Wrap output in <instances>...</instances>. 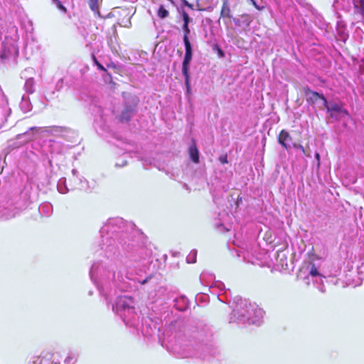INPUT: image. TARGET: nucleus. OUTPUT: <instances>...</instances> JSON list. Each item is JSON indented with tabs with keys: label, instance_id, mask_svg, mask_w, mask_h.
Returning a JSON list of instances; mask_svg holds the SVG:
<instances>
[{
	"label": "nucleus",
	"instance_id": "f3484780",
	"mask_svg": "<svg viewBox=\"0 0 364 364\" xmlns=\"http://www.w3.org/2000/svg\"><path fill=\"white\" fill-rule=\"evenodd\" d=\"M187 153L189 160L194 164H200V152L197 146L196 140L193 138L191 144H189Z\"/></svg>",
	"mask_w": 364,
	"mask_h": 364
},
{
	"label": "nucleus",
	"instance_id": "f257e3e1",
	"mask_svg": "<svg viewBox=\"0 0 364 364\" xmlns=\"http://www.w3.org/2000/svg\"><path fill=\"white\" fill-rule=\"evenodd\" d=\"M102 242L100 255L104 259L95 261L106 268L119 267L122 262L118 259L120 245L126 258L130 262H138L151 255V250L146 247L147 237L135 224L122 218H109L100 230Z\"/></svg>",
	"mask_w": 364,
	"mask_h": 364
},
{
	"label": "nucleus",
	"instance_id": "c85d7f7f",
	"mask_svg": "<svg viewBox=\"0 0 364 364\" xmlns=\"http://www.w3.org/2000/svg\"><path fill=\"white\" fill-rule=\"evenodd\" d=\"M57 189L59 193L62 194H65L68 193L70 190L67 185L66 178L62 177L60 178L57 183Z\"/></svg>",
	"mask_w": 364,
	"mask_h": 364
},
{
	"label": "nucleus",
	"instance_id": "bb28decb",
	"mask_svg": "<svg viewBox=\"0 0 364 364\" xmlns=\"http://www.w3.org/2000/svg\"><path fill=\"white\" fill-rule=\"evenodd\" d=\"M19 107L20 109L24 113H27L31 111L33 105L31 102L30 97L28 95H23L22 96L19 104Z\"/></svg>",
	"mask_w": 364,
	"mask_h": 364
},
{
	"label": "nucleus",
	"instance_id": "e2e57ef3",
	"mask_svg": "<svg viewBox=\"0 0 364 364\" xmlns=\"http://www.w3.org/2000/svg\"><path fill=\"white\" fill-rule=\"evenodd\" d=\"M309 11L312 13V14H317V12L316 10L313 9L311 6H310V9H309Z\"/></svg>",
	"mask_w": 364,
	"mask_h": 364
},
{
	"label": "nucleus",
	"instance_id": "3c124183",
	"mask_svg": "<svg viewBox=\"0 0 364 364\" xmlns=\"http://www.w3.org/2000/svg\"><path fill=\"white\" fill-rule=\"evenodd\" d=\"M346 24H339V23H337L336 24V28L337 29L338 31H339L341 29H342L343 28V26H345Z\"/></svg>",
	"mask_w": 364,
	"mask_h": 364
},
{
	"label": "nucleus",
	"instance_id": "4be33fe9",
	"mask_svg": "<svg viewBox=\"0 0 364 364\" xmlns=\"http://www.w3.org/2000/svg\"><path fill=\"white\" fill-rule=\"evenodd\" d=\"M11 114V109L6 105L0 106V129H2Z\"/></svg>",
	"mask_w": 364,
	"mask_h": 364
},
{
	"label": "nucleus",
	"instance_id": "aec40b11",
	"mask_svg": "<svg viewBox=\"0 0 364 364\" xmlns=\"http://www.w3.org/2000/svg\"><path fill=\"white\" fill-rule=\"evenodd\" d=\"M181 73L184 78L185 95L189 101L192 95L191 68H181Z\"/></svg>",
	"mask_w": 364,
	"mask_h": 364
},
{
	"label": "nucleus",
	"instance_id": "c03bdc74",
	"mask_svg": "<svg viewBox=\"0 0 364 364\" xmlns=\"http://www.w3.org/2000/svg\"><path fill=\"white\" fill-rule=\"evenodd\" d=\"M216 228L219 230H221V231H227L228 229L224 226V225L221 223H218L216 224Z\"/></svg>",
	"mask_w": 364,
	"mask_h": 364
},
{
	"label": "nucleus",
	"instance_id": "864d4df0",
	"mask_svg": "<svg viewBox=\"0 0 364 364\" xmlns=\"http://www.w3.org/2000/svg\"><path fill=\"white\" fill-rule=\"evenodd\" d=\"M149 279H150L149 277H146L144 279H143L141 282H140L141 284L144 285V284H146L148 282V281L149 280Z\"/></svg>",
	"mask_w": 364,
	"mask_h": 364
},
{
	"label": "nucleus",
	"instance_id": "4c0bfd02",
	"mask_svg": "<svg viewBox=\"0 0 364 364\" xmlns=\"http://www.w3.org/2000/svg\"><path fill=\"white\" fill-rule=\"evenodd\" d=\"M218 159L221 164H227L229 163L227 154L220 155Z\"/></svg>",
	"mask_w": 364,
	"mask_h": 364
},
{
	"label": "nucleus",
	"instance_id": "9d476101",
	"mask_svg": "<svg viewBox=\"0 0 364 364\" xmlns=\"http://www.w3.org/2000/svg\"><path fill=\"white\" fill-rule=\"evenodd\" d=\"M95 186V182L90 184L87 179L82 176H74L70 178V187L71 191L80 190L87 193H91Z\"/></svg>",
	"mask_w": 364,
	"mask_h": 364
},
{
	"label": "nucleus",
	"instance_id": "58836bf2",
	"mask_svg": "<svg viewBox=\"0 0 364 364\" xmlns=\"http://www.w3.org/2000/svg\"><path fill=\"white\" fill-rule=\"evenodd\" d=\"M53 2L60 11L66 12L65 7L62 4V3L59 0H53Z\"/></svg>",
	"mask_w": 364,
	"mask_h": 364
},
{
	"label": "nucleus",
	"instance_id": "4468645a",
	"mask_svg": "<svg viewBox=\"0 0 364 364\" xmlns=\"http://www.w3.org/2000/svg\"><path fill=\"white\" fill-rule=\"evenodd\" d=\"M107 44L114 55H119L120 46L117 41V33L116 25L113 24L111 31L107 36Z\"/></svg>",
	"mask_w": 364,
	"mask_h": 364
},
{
	"label": "nucleus",
	"instance_id": "774afa93",
	"mask_svg": "<svg viewBox=\"0 0 364 364\" xmlns=\"http://www.w3.org/2000/svg\"><path fill=\"white\" fill-rule=\"evenodd\" d=\"M88 295H89V296L92 295V291H90L88 292Z\"/></svg>",
	"mask_w": 364,
	"mask_h": 364
},
{
	"label": "nucleus",
	"instance_id": "c9c22d12",
	"mask_svg": "<svg viewBox=\"0 0 364 364\" xmlns=\"http://www.w3.org/2000/svg\"><path fill=\"white\" fill-rule=\"evenodd\" d=\"M209 296L207 294H198L196 295V299L200 303H207L208 300Z\"/></svg>",
	"mask_w": 364,
	"mask_h": 364
},
{
	"label": "nucleus",
	"instance_id": "a878e982",
	"mask_svg": "<svg viewBox=\"0 0 364 364\" xmlns=\"http://www.w3.org/2000/svg\"><path fill=\"white\" fill-rule=\"evenodd\" d=\"M53 158H51V156L48 154V153L43 151L42 149L41 152L40 160L41 161L43 166L46 168H49L50 172L53 171Z\"/></svg>",
	"mask_w": 364,
	"mask_h": 364
},
{
	"label": "nucleus",
	"instance_id": "1a4fd4ad",
	"mask_svg": "<svg viewBox=\"0 0 364 364\" xmlns=\"http://www.w3.org/2000/svg\"><path fill=\"white\" fill-rule=\"evenodd\" d=\"M182 31L185 54L182 60L181 68H191V64L193 57V48L191 41L195 36V33L191 32L189 24H182Z\"/></svg>",
	"mask_w": 364,
	"mask_h": 364
},
{
	"label": "nucleus",
	"instance_id": "e433bc0d",
	"mask_svg": "<svg viewBox=\"0 0 364 364\" xmlns=\"http://www.w3.org/2000/svg\"><path fill=\"white\" fill-rule=\"evenodd\" d=\"M291 149L299 150L303 154H306V151L304 146L299 143L294 142L291 145Z\"/></svg>",
	"mask_w": 364,
	"mask_h": 364
},
{
	"label": "nucleus",
	"instance_id": "bf43d9fd",
	"mask_svg": "<svg viewBox=\"0 0 364 364\" xmlns=\"http://www.w3.org/2000/svg\"><path fill=\"white\" fill-rule=\"evenodd\" d=\"M180 255H181V253L179 252H172V256L175 257H178Z\"/></svg>",
	"mask_w": 364,
	"mask_h": 364
},
{
	"label": "nucleus",
	"instance_id": "9b49d317",
	"mask_svg": "<svg viewBox=\"0 0 364 364\" xmlns=\"http://www.w3.org/2000/svg\"><path fill=\"white\" fill-rule=\"evenodd\" d=\"M217 287L219 291L216 294L218 299L223 303L228 304L229 306L232 304L231 291L229 289H226L225 284L220 281H216L214 285L210 286V288Z\"/></svg>",
	"mask_w": 364,
	"mask_h": 364
},
{
	"label": "nucleus",
	"instance_id": "2eb2a0df",
	"mask_svg": "<svg viewBox=\"0 0 364 364\" xmlns=\"http://www.w3.org/2000/svg\"><path fill=\"white\" fill-rule=\"evenodd\" d=\"M278 144L288 152L291 149V145L294 143L292 136L287 129H282L277 135Z\"/></svg>",
	"mask_w": 364,
	"mask_h": 364
},
{
	"label": "nucleus",
	"instance_id": "680f3d73",
	"mask_svg": "<svg viewBox=\"0 0 364 364\" xmlns=\"http://www.w3.org/2000/svg\"><path fill=\"white\" fill-rule=\"evenodd\" d=\"M341 38H342V41L346 42V37L345 36L344 33H341Z\"/></svg>",
	"mask_w": 364,
	"mask_h": 364
},
{
	"label": "nucleus",
	"instance_id": "6ab92c4d",
	"mask_svg": "<svg viewBox=\"0 0 364 364\" xmlns=\"http://www.w3.org/2000/svg\"><path fill=\"white\" fill-rule=\"evenodd\" d=\"M46 132L50 133L53 135L61 136L63 137H67L70 134H75V132L66 127L60 126H52L45 127Z\"/></svg>",
	"mask_w": 364,
	"mask_h": 364
},
{
	"label": "nucleus",
	"instance_id": "0eeeda50",
	"mask_svg": "<svg viewBox=\"0 0 364 364\" xmlns=\"http://www.w3.org/2000/svg\"><path fill=\"white\" fill-rule=\"evenodd\" d=\"M12 30L16 33L14 38L5 36L4 40L1 43L0 59L2 62L10 59L16 60L19 54L18 47L16 43V40L18 38V28L13 26Z\"/></svg>",
	"mask_w": 364,
	"mask_h": 364
},
{
	"label": "nucleus",
	"instance_id": "69168bd1",
	"mask_svg": "<svg viewBox=\"0 0 364 364\" xmlns=\"http://www.w3.org/2000/svg\"><path fill=\"white\" fill-rule=\"evenodd\" d=\"M328 24H321L322 26H319L320 28H323V26H327Z\"/></svg>",
	"mask_w": 364,
	"mask_h": 364
},
{
	"label": "nucleus",
	"instance_id": "a18cd8bd",
	"mask_svg": "<svg viewBox=\"0 0 364 364\" xmlns=\"http://www.w3.org/2000/svg\"><path fill=\"white\" fill-rule=\"evenodd\" d=\"M106 65H107V68H112V69H117V65L114 62H112V61H111L109 63H107Z\"/></svg>",
	"mask_w": 364,
	"mask_h": 364
},
{
	"label": "nucleus",
	"instance_id": "cd10ccee",
	"mask_svg": "<svg viewBox=\"0 0 364 364\" xmlns=\"http://www.w3.org/2000/svg\"><path fill=\"white\" fill-rule=\"evenodd\" d=\"M24 90L28 95H31L35 92V80L33 77H31L26 80Z\"/></svg>",
	"mask_w": 364,
	"mask_h": 364
},
{
	"label": "nucleus",
	"instance_id": "a211bd4d",
	"mask_svg": "<svg viewBox=\"0 0 364 364\" xmlns=\"http://www.w3.org/2000/svg\"><path fill=\"white\" fill-rule=\"evenodd\" d=\"M41 129V127H31L25 132L17 134L16 139L20 141V144L27 143L33 139L35 134H36Z\"/></svg>",
	"mask_w": 364,
	"mask_h": 364
},
{
	"label": "nucleus",
	"instance_id": "ea45409f",
	"mask_svg": "<svg viewBox=\"0 0 364 364\" xmlns=\"http://www.w3.org/2000/svg\"><path fill=\"white\" fill-rule=\"evenodd\" d=\"M89 6L92 11H95L97 9V0H90Z\"/></svg>",
	"mask_w": 364,
	"mask_h": 364
},
{
	"label": "nucleus",
	"instance_id": "b1692460",
	"mask_svg": "<svg viewBox=\"0 0 364 364\" xmlns=\"http://www.w3.org/2000/svg\"><path fill=\"white\" fill-rule=\"evenodd\" d=\"M207 43L212 47L213 52L217 54L219 58H223L225 57V53L224 50L216 42L215 37H212L210 39H208L207 41Z\"/></svg>",
	"mask_w": 364,
	"mask_h": 364
},
{
	"label": "nucleus",
	"instance_id": "c756f323",
	"mask_svg": "<svg viewBox=\"0 0 364 364\" xmlns=\"http://www.w3.org/2000/svg\"><path fill=\"white\" fill-rule=\"evenodd\" d=\"M306 270L309 271V274L313 278V279H321V275L315 264L311 263L309 266L306 267Z\"/></svg>",
	"mask_w": 364,
	"mask_h": 364
},
{
	"label": "nucleus",
	"instance_id": "37998d69",
	"mask_svg": "<svg viewBox=\"0 0 364 364\" xmlns=\"http://www.w3.org/2000/svg\"><path fill=\"white\" fill-rule=\"evenodd\" d=\"M20 26L22 27V28L26 30V31H33V24L31 23H29V24H20Z\"/></svg>",
	"mask_w": 364,
	"mask_h": 364
},
{
	"label": "nucleus",
	"instance_id": "6e6d98bb",
	"mask_svg": "<svg viewBox=\"0 0 364 364\" xmlns=\"http://www.w3.org/2000/svg\"><path fill=\"white\" fill-rule=\"evenodd\" d=\"M304 280L306 284H309V276L304 277Z\"/></svg>",
	"mask_w": 364,
	"mask_h": 364
},
{
	"label": "nucleus",
	"instance_id": "a19ab883",
	"mask_svg": "<svg viewBox=\"0 0 364 364\" xmlns=\"http://www.w3.org/2000/svg\"><path fill=\"white\" fill-rule=\"evenodd\" d=\"M65 80L66 77H63L60 80H59L55 85L56 90H60L63 87V85Z\"/></svg>",
	"mask_w": 364,
	"mask_h": 364
},
{
	"label": "nucleus",
	"instance_id": "39448f33",
	"mask_svg": "<svg viewBox=\"0 0 364 364\" xmlns=\"http://www.w3.org/2000/svg\"><path fill=\"white\" fill-rule=\"evenodd\" d=\"M92 27H95L97 30L99 29V28L96 26V24H82V26H80L77 28L80 35L84 38L87 43L85 45V48L90 53L92 65L96 66L97 70L103 72L102 78L104 82L107 84L115 85L113 81V77L112 74L97 60V55L103 48V38L98 33H90L89 31H92Z\"/></svg>",
	"mask_w": 364,
	"mask_h": 364
},
{
	"label": "nucleus",
	"instance_id": "2f4dec72",
	"mask_svg": "<svg viewBox=\"0 0 364 364\" xmlns=\"http://www.w3.org/2000/svg\"><path fill=\"white\" fill-rule=\"evenodd\" d=\"M247 2L252 4L259 11H262L265 8V4L262 0H247Z\"/></svg>",
	"mask_w": 364,
	"mask_h": 364
},
{
	"label": "nucleus",
	"instance_id": "09e8293b",
	"mask_svg": "<svg viewBox=\"0 0 364 364\" xmlns=\"http://www.w3.org/2000/svg\"><path fill=\"white\" fill-rule=\"evenodd\" d=\"M71 173H72V177L80 176L78 171L75 168L72 169Z\"/></svg>",
	"mask_w": 364,
	"mask_h": 364
},
{
	"label": "nucleus",
	"instance_id": "338daca9",
	"mask_svg": "<svg viewBox=\"0 0 364 364\" xmlns=\"http://www.w3.org/2000/svg\"><path fill=\"white\" fill-rule=\"evenodd\" d=\"M213 28H214V26H212V27H210V31H211L212 33L213 32Z\"/></svg>",
	"mask_w": 364,
	"mask_h": 364
},
{
	"label": "nucleus",
	"instance_id": "7ed1b4c3",
	"mask_svg": "<svg viewBox=\"0 0 364 364\" xmlns=\"http://www.w3.org/2000/svg\"><path fill=\"white\" fill-rule=\"evenodd\" d=\"M106 268V266L92 263L90 268L89 276L92 282L96 286L100 294L106 301L107 306H111L113 312L118 316L127 326L139 328L141 325V331H144L145 326L148 328L146 320L137 314L134 298L130 295L121 294L113 296L117 293V289L124 291L127 287L128 280L132 279L124 269L114 267Z\"/></svg>",
	"mask_w": 364,
	"mask_h": 364
},
{
	"label": "nucleus",
	"instance_id": "ddd939ff",
	"mask_svg": "<svg viewBox=\"0 0 364 364\" xmlns=\"http://www.w3.org/2000/svg\"><path fill=\"white\" fill-rule=\"evenodd\" d=\"M303 92L306 97V100L309 105H314L316 103L317 100H321L323 104L325 102V100L327 98L322 92H319L311 89V87L308 85H306L303 87Z\"/></svg>",
	"mask_w": 364,
	"mask_h": 364
},
{
	"label": "nucleus",
	"instance_id": "79ce46f5",
	"mask_svg": "<svg viewBox=\"0 0 364 364\" xmlns=\"http://www.w3.org/2000/svg\"><path fill=\"white\" fill-rule=\"evenodd\" d=\"M127 165V161L125 159H122L120 161H118L115 164V166L117 168H122Z\"/></svg>",
	"mask_w": 364,
	"mask_h": 364
},
{
	"label": "nucleus",
	"instance_id": "f704fd0d",
	"mask_svg": "<svg viewBox=\"0 0 364 364\" xmlns=\"http://www.w3.org/2000/svg\"><path fill=\"white\" fill-rule=\"evenodd\" d=\"M157 15L161 18H164L168 16V11L164 6L161 5L157 11Z\"/></svg>",
	"mask_w": 364,
	"mask_h": 364
},
{
	"label": "nucleus",
	"instance_id": "5701e85b",
	"mask_svg": "<svg viewBox=\"0 0 364 364\" xmlns=\"http://www.w3.org/2000/svg\"><path fill=\"white\" fill-rule=\"evenodd\" d=\"M13 21H16L18 23H32L28 18L25 11L21 7H18L14 14Z\"/></svg>",
	"mask_w": 364,
	"mask_h": 364
},
{
	"label": "nucleus",
	"instance_id": "412c9836",
	"mask_svg": "<svg viewBox=\"0 0 364 364\" xmlns=\"http://www.w3.org/2000/svg\"><path fill=\"white\" fill-rule=\"evenodd\" d=\"M174 307L178 311H186L190 306V301L185 295H181L173 299Z\"/></svg>",
	"mask_w": 364,
	"mask_h": 364
},
{
	"label": "nucleus",
	"instance_id": "4d7b16f0",
	"mask_svg": "<svg viewBox=\"0 0 364 364\" xmlns=\"http://www.w3.org/2000/svg\"><path fill=\"white\" fill-rule=\"evenodd\" d=\"M315 166H316V170L318 171L320 168V166H321V161H316Z\"/></svg>",
	"mask_w": 364,
	"mask_h": 364
},
{
	"label": "nucleus",
	"instance_id": "603ef678",
	"mask_svg": "<svg viewBox=\"0 0 364 364\" xmlns=\"http://www.w3.org/2000/svg\"><path fill=\"white\" fill-rule=\"evenodd\" d=\"M318 290L321 291V292H325V288H324V285L322 284H320L318 287Z\"/></svg>",
	"mask_w": 364,
	"mask_h": 364
},
{
	"label": "nucleus",
	"instance_id": "f03ea898",
	"mask_svg": "<svg viewBox=\"0 0 364 364\" xmlns=\"http://www.w3.org/2000/svg\"><path fill=\"white\" fill-rule=\"evenodd\" d=\"M164 336L173 350L183 358L196 357L210 362L219 353L215 328L202 320L171 321Z\"/></svg>",
	"mask_w": 364,
	"mask_h": 364
},
{
	"label": "nucleus",
	"instance_id": "de8ad7c7",
	"mask_svg": "<svg viewBox=\"0 0 364 364\" xmlns=\"http://www.w3.org/2000/svg\"><path fill=\"white\" fill-rule=\"evenodd\" d=\"M358 2L360 4V9H363L364 8V0H355L354 4H355V7L358 6H357Z\"/></svg>",
	"mask_w": 364,
	"mask_h": 364
},
{
	"label": "nucleus",
	"instance_id": "8fccbe9b",
	"mask_svg": "<svg viewBox=\"0 0 364 364\" xmlns=\"http://www.w3.org/2000/svg\"><path fill=\"white\" fill-rule=\"evenodd\" d=\"M314 159L316 161H321V155L318 151H316L314 154Z\"/></svg>",
	"mask_w": 364,
	"mask_h": 364
},
{
	"label": "nucleus",
	"instance_id": "f8f14e48",
	"mask_svg": "<svg viewBox=\"0 0 364 364\" xmlns=\"http://www.w3.org/2000/svg\"><path fill=\"white\" fill-rule=\"evenodd\" d=\"M43 151L48 153L53 158L56 155H60L63 152V145L61 142L53 139L45 141L41 148Z\"/></svg>",
	"mask_w": 364,
	"mask_h": 364
},
{
	"label": "nucleus",
	"instance_id": "5fc2aeb1",
	"mask_svg": "<svg viewBox=\"0 0 364 364\" xmlns=\"http://www.w3.org/2000/svg\"><path fill=\"white\" fill-rule=\"evenodd\" d=\"M342 126H343L345 129H348V122H346V121H343V124H342Z\"/></svg>",
	"mask_w": 364,
	"mask_h": 364
},
{
	"label": "nucleus",
	"instance_id": "473e14b6",
	"mask_svg": "<svg viewBox=\"0 0 364 364\" xmlns=\"http://www.w3.org/2000/svg\"><path fill=\"white\" fill-rule=\"evenodd\" d=\"M197 259V250H192L188 255L186 257V262L188 264H194L196 262Z\"/></svg>",
	"mask_w": 364,
	"mask_h": 364
},
{
	"label": "nucleus",
	"instance_id": "13d9d810",
	"mask_svg": "<svg viewBox=\"0 0 364 364\" xmlns=\"http://www.w3.org/2000/svg\"><path fill=\"white\" fill-rule=\"evenodd\" d=\"M207 25H208V24H204V28H203V31H204V32H205V38H207V37H208L207 28H206V26H207Z\"/></svg>",
	"mask_w": 364,
	"mask_h": 364
},
{
	"label": "nucleus",
	"instance_id": "72a5a7b5",
	"mask_svg": "<svg viewBox=\"0 0 364 364\" xmlns=\"http://www.w3.org/2000/svg\"><path fill=\"white\" fill-rule=\"evenodd\" d=\"M357 272L360 280L364 279V257L362 258L357 267Z\"/></svg>",
	"mask_w": 364,
	"mask_h": 364
},
{
	"label": "nucleus",
	"instance_id": "20e7f679",
	"mask_svg": "<svg viewBox=\"0 0 364 364\" xmlns=\"http://www.w3.org/2000/svg\"><path fill=\"white\" fill-rule=\"evenodd\" d=\"M230 323L259 326L263 322L264 311L255 303L236 296L230 306Z\"/></svg>",
	"mask_w": 364,
	"mask_h": 364
},
{
	"label": "nucleus",
	"instance_id": "6e6552de",
	"mask_svg": "<svg viewBox=\"0 0 364 364\" xmlns=\"http://www.w3.org/2000/svg\"><path fill=\"white\" fill-rule=\"evenodd\" d=\"M323 105L326 109V114L331 119L336 122H340L346 117L348 120L355 124L354 119L348 109L344 107L343 102L326 99Z\"/></svg>",
	"mask_w": 364,
	"mask_h": 364
},
{
	"label": "nucleus",
	"instance_id": "dca6fc26",
	"mask_svg": "<svg viewBox=\"0 0 364 364\" xmlns=\"http://www.w3.org/2000/svg\"><path fill=\"white\" fill-rule=\"evenodd\" d=\"M181 4L178 7V11L183 17V23H190L191 18L189 14L195 11L194 5L190 4L187 0H181Z\"/></svg>",
	"mask_w": 364,
	"mask_h": 364
},
{
	"label": "nucleus",
	"instance_id": "49530a36",
	"mask_svg": "<svg viewBox=\"0 0 364 364\" xmlns=\"http://www.w3.org/2000/svg\"><path fill=\"white\" fill-rule=\"evenodd\" d=\"M242 203V197L240 196H238L237 198V200L235 201L236 207L238 208L240 205V203Z\"/></svg>",
	"mask_w": 364,
	"mask_h": 364
},
{
	"label": "nucleus",
	"instance_id": "423d86ee",
	"mask_svg": "<svg viewBox=\"0 0 364 364\" xmlns=\"http://www.w3.org/2000/svg\"><path fill=\"white\" fill-rule=\"evenodd\" d=\"M122 97V109L117 119L121 123H128L138 113L140 99L137 95L128 92H123Z\"/></svg>",
	"mask_w": 364,
	"mask_h": 364
},
{
	"label": "nucleus",
	"instance_id": "393cba45",
	"mask_svg": "<svg viewBox=\"0 0 364 364\" xmlns=\"http://www.w3.org/2000/svg\"><path fill=\"white\" fill-rule=\"evenodd\" d=\"M38 211L41 216L48 218L53 214V205L49 202H44L39 205Z\"/></svg>",
	"mask_w": 364,
	"mask_h": 364
},
{
	"label": "nucleus",
	"instance_id": "052dcab7",
	"mask_svg": "<svg viewBox=\"0 0 364 364\" xmlns=\"http://www.w3.org/2000/svg\"><path fill=\"white\" fill-rule=\"evenodd\" d=\"M318 23H321V21H323V17L319 14H318Z\"/></svg>",
	"mask_w": 364,
	"mask_h": 364
},
{
	"label": "nucleus",
	"instance_id": "0e129e2a",
	"mask_svg": "<svg viewBox=\"0 0 364 364\" xmlns=\"http://www.w3.org/2000/svg\"><path fill=\"white\" fill-rule=\"evenodd\" d=\"M206 23H213L210 19H206Z\"/></svg>",
	"mask_w": 364,
	"mask_h": 364
},
{
	"label": "nucleus",
	"instance_id": "7c9ffc66",
	"mask_svg": "<svg viewBox=\"0 0 364 364\" xmlns=\"http://www.w3.org/2000/svg\"><path fill=\"white\" fill-rule=\"evenodd\" d=\"M221 17L223 18H231L230 9L228 3V0H223V7L220 13Z\"/></svg>",
	"mask_w": 364,
	"mask_h": 364
}]
</instances>
